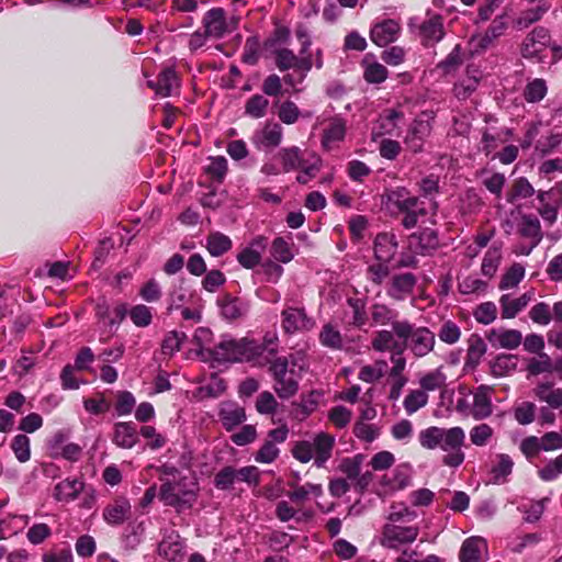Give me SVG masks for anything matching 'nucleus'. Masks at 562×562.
<instances>
[{
    "label": "nucleus",
    "instance_id": "8",
    "mask_svg": "<svg viewBox=\"0 0 562 562\" xmlns=\"http://www.w3.org/2000/svg\"><path fill=\"white\" fill-rule=\"evenodd\" d=\"M160 499L172 507H191L195 502V492L186 486L184 482H165L160 486Z\"/></svg>",
    "mask_w": 562,
    "mask_h": 562
},
{
    "label": "nucleus",
    "instance_id": "9",
    "mask_svg": "<svg viewBox=\"0 0 562 562\" xmlns=\"http://www.w3.org/2000/svg\"><path fill=\"white\" fill-rule=\"evenodd\" d=\"M551 36L549 31L542 26L533 29L525 38L521 54L525 58L543 61L546 52L550 46Z\"/></svg>",
    "mask_w": 562,
    "mask_h": 562
},
{
    "label": "nucleus",
    "instance_id": "49",
    "mask_svg": "<svg viewBox=\"0 0 562 562\" xmlns=\"http://www.w3.org/2000/svg\"><path fill=\"white\" fill-rule=\"evenodd\" d=\"M395 336L394 330L384 329L376 331L371 341L372 348L379 352L395 350L398 347Z\"/></svg>",
    "mask_w": 562,
    "mask_h": 562
},
{
    "label": "nucleus",
    "instance_id": "29",
    "mask_svg": "<svg viewBox=\"0 0 562 562\" xmlns=\"http://www.w3.org/2000/svg\"><path fill=\"white\" fill-rule=\"evenodd\" d=\"M113 442L123 449L133 448L138 441L136 426L133 423H115L113 427Z\"/></svg>",
    "mask_w": 562,
    "mask_h": 562
},
{
    "label": "nucleus",
    "instance_id": "23",
    "mask_svg": "<svg viewBox=\"0 0 562 562\" xmlns=\"http://www.w3.org/2000/svg\"><path fill=\"white\" fill-rule=\"evenodd\" d=\"M218 417L223 427L231 431L246 420V412L235 402H223L220 405Z\"/></svg>",
    "mask_w": 562,
    "mask_h": 562
},
{
    "label": "nucleus",
    "instance_id": "36",
    "mask_svg": "<svg viewBox=\"0 0 562 562\" xmlns=\"http://www.w3.org/2000/svg\"><path fill=\"white\" fill-rule=\"evenodd\" d=\"M221 314L228 321L243 317L248 311V304L240 299L225 296L218 301Z\"/></svg>",
    "mask_w": 562,
    "mask_h": 562
},
{
    "label": "nucleus",
    "instance_id": "58",
    "mask_svg": "<svg viewBox=\"0 0 562 562\" xmlns=\"http://www.w3.org/2000/svg\"><path fill=\"white\" fill-rule=\"evenodd\" d=\"M364 68V79L370 83H381L387 77V69L380 63L371 61L369 63L366 58L363 61Z\"/></svg>",
    "mask_w": 562,
    "mask_h": 562
},
{
    "label": "nucleus",
    "instance_id": "11",
    "mask_svg": "<svg viewBox=\"0 0 562 562\" xmlns=\"http://www.w3.org/2000/svg\"><path fill=\"white\" fill-rule=\"evenodd\" d=\"M314 325L315 322L307 316L304 308L289 306L281 312V326L289 335L308 331Z\"/></svg>",
    "mask_w": 562,
    "mask_h": 562
},
{
    "label": "nucleus",
    "instance_id": "57",
    "mask_svg": "<svg viewBox=\"0 0 562 562\" xmlns=\"http://www.w3.org/2000/svg\"><path fill=\"white\" fill-rule=\"evenodd\" d=\"M363 459L364 457L360 453L351 458H344L338 469L348 480L353 481L361 472Z\"/></svg>",
    "mask_w": 562,
    "mask_h": 562
},
{
    "label": "nucleus",
    "instance_id": "19",
    "mask_svg": "<svg viewBox=\"0 0 562 562\" xmlns=\"http://www.w3.org/2000/svg\"><path fill=\"white\" fill-rule=\"evenodd\" d=\"M487 555V543L482 537H470L461 546L460 562H483Z\"/></svg>",
    "mask_w": 562,
    "mask_h": 562
},
{
    "label": "nucleus",
    "instance_id": "40",
    "mask_svg": "<svg viewBox=\"0 0 562 562\" xmlns=\"http://www.w3.org/2000/svg\"><path fill=\"white\" fill-rule=\"evenodd\" d=\"M277 157L281 161V167L283 172H290L292 170H297L300 166H302V161L305 159L302 156V151L297 146H291L288 148H282Z\"/></svg>",
    "mask_w": 562,
    "mask_h": 562
},
{
    "label": "nucleus",
    "instance_id": "25",
    "mask_svg": "<svg viewBox=\"0 0 562 562\" xmlns=\"http://www.w3.org/2000/svg\"><path fill=\"white\" fill-rule=\"evenodd\" d=\"M402 119V112L395 109L385 110L380 115L376 126L372 130V139L375 140L378 137H382L384 135H394Z\"/></svg>",
    "mask_w": 562,
    "mask_h": 562
},
{
    "label": "nucleus",
    "instance_id": "47",
    "mask_svg": "<svg viewBox=\"0 0 562 562\" xmlns=\"http://www.w3.org/2000/svg\"><path fill=\"white\" fill-rule=\"evenodd\" d=\"M269 106L268 99L262 94L251 95L245 103V114L252 119L266 116Z\"/></svg>",
    "mask_w": 562,
    "mask_h": 562
},
{
    "label": "nucleus",
    "instance_id": "3",
    "mask_svg": "<svg viewBox=\"0 0 562 562\" xmlns=\"http://www.w3.org/2000/svg\"><path fill=\"white\" fill-rule=\"evenodd\" d=\"M274 59L277 67L281 71L289 69L294 70L293 74H288L283 77V81L292 88H295L296 85L303 82L313 66L311 55L305 54L296 56L289 48H276Z\"/></svg>",
    "mask_w": 562,
    "mask_h": 562
},
{
    "label": "nucleus",
    "instance_id": "5",
    "mask_svg": "<svg viewBox=\"0 0 562 562\" xmlns=\"http://www.w3.org/2000/svg\"><path fill=\"white\" fill-rule=\"evenodd\" d=\"M273 380V390L277 395L282 400L293 397L299 391V383L302 379L296 372V369L289 368V360L286 357L276 358L269 368Z\"/></svg>",
    "mask_w": 562,
    "mask_h": 562
},
{
    "label": "nucleus",
    "instance_id": "45",
    "mask_svg": "<svg viewBox=\"0 0 562 562\" xmlns=\"http://www.w3.org/2000/svg\"><path fill=\"white\" fill-rule=\"evenodd\" d=\"M514 462L508 454H498L497 463L492 468V482L495 484H502L506 482L507 476L512 473Z\"/></svg>",
    "mask_w": 562,
    "mask_h": 562
},
{
    "label": "nucleus",
    "instance_id": "50",
    "mask_svg": "<svg viewBox=\"0 0 562 562\" xmlns=\"http://www.w3.org/2000/svg\"><path fill=\"white\" fill-rule=\"evenodd\" d=\"M502 259V251L499 247L492 246L488 248V250L485 252V256L482 260L481 265V271L484 276L491 278L495 274L497 271V268L499 266Z\"/></svg>",
    "mask_w": 562,
    "mask_h": 562
},
{
    "label": "nucleus",
    "instance_id": "41",
    "mask_svg": "<svg viewBox=\"0 0 562 562\" xmlns=\"http://www.w3.org/2000/svg\"><path fill=\"white\" fill-rule=\"evenodd\" d=\"M232 246V239L221 232L210 233L206 237V249L213 257H220L226 254Z\"/></svg>",
    "mask_w": 562,
    "mask_h": 562
},
{
    "label": "nucleus",
    "instance_id": "44",
    "mask_svg": "<svg viewBox=\"0 0 562 562\" xmlns=\"http://www.w3.org/2000/svg\"><path fill=\"white\" fill-rule=\"evenodd\" d=\"M548 92V86L544 79L535 78L530 80L524 89V98L528 103L540 102Z\"/></svg>",
    "mask_w": 562,
    "mask_h": 562
},
{
    "label": "nucleus",
    "instance_id": "37",
    "mask_svg": "<svg viewBox=\"0 0 562 562\" xmlns=\"http://www.w3.org/2000/svg\"><path fill=\"white\" fill-rule=\"evenodd\" d=\"M533 393L539 401L546 402L551 408L562 406V389H554L550 382L539 383Z\"/></svg>",
    "mask_w": 562,
    "mask_h": 562
},
{
    "label": "nucleus",
    "instance_id": "1",
    "mask_svg": "<svg viewBox=\"0 0 562 562\" xmlns=\"http://www.w3.org/2000/svg\"><path fill=\"white\" fill-rule=\"evenodd\" d=\"M465 439L464 430L459 427L441 428L430 426L419 431L418 442L427 450L441 449L447 452L442 463L450 468H458L464 461V453L461 450Z\"/></svg>",
    "mask_w": 562,
    "mask_h": 562
},
{
    "label": "nucleus",
    "instance_id": "7",
    "mask_svg": "<svg viewBox=\"0 0 562 562\" xmlns=\"http://www.w3.org/2000/svg\"><path fill=\"white\" fill-rule=\"evenodd\" d=\"M418 533L419 529L416 526L385 524L382 528L380 544L387 549L397 550L402 546L413 543Z\"/></svg>",
    "mask_w": 562,
    "mask_h": 562
},
{
    "label": "nucleus",
    "instance_id": "30",
    "mask_svg": "<svg viewBox=\"0 0 562 562\" xmlns=\"http://www.w3.org/2000/svg\"><path fill=\"white\" fill-rule=\"evenodd\" d=\"M397 251V241L393 234L381 233L374 239V256L378 261L390 262Z\"/></svg>",
    "mask_w": 562,
    "mask_h": 562
},
{
    "label": "nucleus",
    "instance_id": "12",
    "mask_svg": "<svg viewBox=\"0 0 562 562\" xmlns=\"http://www.w3.org/2000/svg\"><path fill=\"white\" fill-rule=\"evenodd\" d=\"M282 136V126L279 123L268 121L254 133L251 140L258 149H272L281 144Z\"/></svg>",
    "mask_w": 562,
    "mask_h": 562
},
{
    "label": "nucleus",
    "instance_id": "21",
    "mask_svg": "<svg viewBox=\"0 0 562 562\" xmlns=\"http://www.w3.org/2000/svg\"><path fill=\"white\" fill-rule=\"evenodd\" d=\"M507 29V15H497L483 34L473 35L471 38L475 48L486 49L494 40L504 34Z\"/></svg>",
    "mask_w": 562,
    "mask_h": 562
},
{
    "label": "nucleus",
    "instance_id": "63",
    "mask_svg": "<svg viewBox=\"0 0 562 562\" xmlns=\"http://www.w3.org/2000/svg\"><path fill=\"white\" fill-rule=\"evenodd\" d=\"M536 405L531 402H522L514 409V417L520 425H529L535 420Z\"/></svg>",
    "mask_w": 562,
    "mask_h": 562
},
{
    "label": "nucleus",
    "instance_id": "53",
    "mask_svg": "<svg viewBox=\"0 0 562 562\" xmlns=\"http://www.w3.org/2000/svg\"><path fill=\"white\" fill-rule=\"evenodd\" d=\"M469 436L472 445L484 447L492 440L494 429L488 424L482 423L472 427Z\"/></svg>",
    "mask_w": 562,
    "mask_h": 562
},
{
    "label": "nucleus",
    "instance_id": "60",
    "mask_svg": "<svg viewBox=\"0 0 562 562\" xmlns=\"http://www.w3.org/2000/svg\"><path fill=\"white\" fill-rule=\"evenodd\" d=\"M548 11V7L539 4L535 8L524 10L516 20V24L519 29H526L530 24L539 21L542 15Z\"/></svg>",
    "mask_w": 562,
    "mask_h": 562
},
{
    "label": "nucleus",
    "instance_id": "6",
    "mask_svg": "<svg viewBox=\"0 0 562 562\" xmlns=\"http://www.w3.org/2000/svg\"><path fill=\"white\" fill-rule=\"evenodd\" d=\"M202 24L210 37L220 40L237 29L238 19L227 15L222 8H212L205 12Z\"/></svg>",
    "mask_w": 562,
    "mask_h": 562
},
{
    "label": "nucleus",
    "instance_id": "20",
    "mask_svg": "<svg viewBox=\"0 0 562 562\" xmlns=\"http://www.w3.org/2000/svg\"><path fill=\"white\" fill-rule=\"evenodd\" d=\"M412 479V467L408 463L397 465L391 474L382 476L380 484L384 487V492H394L403 490L409 485Z\"/></svg>",
    "mask_w": 562,
    "mask_h": 562
},
{
    "label": "nucleus",
    "instance_id": "48",
    "mask_svg": "<svg viewBox=\"0 0 562 562\" xmlns=\"http://www.w3.org/2000/svg\"><path fill=\"white\" fill-rule=\"evenodd\" d=\"M318 393L311 392L308 395L303 396L300 403H294V417L299 420H303L314 413L318 406Z\"/></svg>",
    "mask_w": 562,
    "mask_h": 562
},
{
    "label": "nucleus",
    "instance_id": "35",
    "mask_svg": "<svg viewBox=\"0 0 562 562\" xmlns=\"http://www.w3.org/2000/svg\"><path fill=\"white\" fill-rule=\"evenodd\" d=\"M270 252L274 260L289 263L295 256V246L290 237H276L271 244Z\"/></svg>",
    "mask_w": 562,
    "mask_h": 562
},
{
    "label": "nucleus",
    "instance_id": "61",
    "mask_svg": "<svg viewBox=\"0 0 562 562\" xmlns=\"http://www.w3.org/2000/svg\"><path fill=\"white\" fill-rule=\"evenodd\" d=\"M14 456L20 462H26L31 458L30 438L25 435H16L11 443Z\"/></svg>",
    "mask_w": 562,
    "mask_h": 562
},
{
    "label": "nucleus",
    "instance_id": "64",
    "mask_svg": "<svg viewBox=\"0 0 562 562\" xmlns=\"http://www.w3.org/2000/svg\"><path fill=\"white\" fill-rule=\"evenodd\" d=\"M538 474L543 481H553L562 475V453L557 458L550 460L543 468L538 471Z\"/></svg>",
    "mask_w": 562,
    "mask_h": 562
},
{
    "label": "nucleus",
    "instance_id": "39",
    "mask_svg": "<svg viewBox=\"0 0 562 562\" xmlns=\"http://www.w3.org/2000/svg\"><path fill=\"white\" fill-rule=\"evenodd\" d=\"M323 494L321 484L305 483L303 485H295L292 491L286 493V496L297 506L302 505L311 496L319 497Z\"/></svg>",
    "mask_w": 562,
    "mask_h": 562
},
{
    "label": "nucleus",
    "instance_id": "55",
    "mask_svg": "<svg viewBox=\"0 0 562 562\" xmlns=\"http://www.w3.org/2000/svg\"><path fill=\"white\" fill-rule=\"evenodd\" d=\"M319 341L324 347L330 349H340L342 347L341 334L331 324L323 326L319 333Z\"/></svg>",
    "mask_w": 562,
    "mask_h": 562
},
{
    "label": "nucleus",
    "instance_id": "2",
    "mask_svg": "<svg viewBox=\"0 0 562 562\" xmlns=\"http://www.w3.org/2000/svg\"><path fill=\"white\" fill-rule=\"evenodd\" d=\"M393 330L416 358H423L434 350L436 336L425 326L415 327L408 321H402L393 324Z\"/></svg>",
    "mask_w": 562,
    "mask_h": 562
},
{
    "label": "nucleus",
    "instance_id": "42",
    "mask_svg": "<svg viewBox=\"0 0 562 562\" xmlns=\"http://www.w3.org/2000/svg\"><path fill=\"white\" fill-rule=\"evenodd\" d=\"M323 161L321 157L313 155L310 159H304L302 166L299 167L300 172L296 176V181L301 184L308 183L314 179L322 169Z\"/></svg>",
    "mask_w": 562,
    "mask_h": 562
},
{
    "label": "nucleus",
    "instance_id": "22",
    "mask_svg": "<svg viewBox=\"0 0 562 562\" xmlns=\"http://www.w3.org/2000/svg\"><path fill=\"white\" fill-rule=\"evenodd\" d=\"M184 543L178 532L171 531L162 538L158 546L159 555L169 562H182Z\"/></svg>",
    "mask_w": 562,
    "mask_h": 562
},
{
    "label": "nucleus",
    "instance_id": "34",
    "mask_svg": "<svg viewBox=\"0 0 562 562\" xmlns=\"http://www.w3.org/2000/svg\"><path fill=\"white\" fill-rule=\"evenodd\" d=\"M418 383L425 393L442 390L447 384V375L443 371V366H439L438 368L422 374Z\"/></svg>",
    "mask_w": 562,
    "mask_h": 562
},
{
    "label": "nucleus",
    "instance_id": "17",
    "mask_svg": "<svg viewBox=\"0 0 562 562\" xmlns=\"http://www.w3.org/2000/svg\"><path fill=\"white\" fill-rule=\"evenodd\" d=\"M384 204L389 211H407L417 207L418 199L412 196L404 187L395 188L386 192L383 196Z\"/></svg>",
    "mask_w": 562,
    "mask_h": 562
},
{
    "label": "nucleus",
    "instance_id": "18",
    "mask_svg": "<svg viewBox=\"0 0 562 562\" xmlns=\"http://www.w3.org/2000/svg\"><path fill=\"white\" fill-rule=\"evenodd\" d=\"M416 283L417 279L411 272L394 274L386 293L396 301H403L413 293Z\"/></svg>",
    "mask_w": 562,
    "mask_h": 562
},
{
    "label": "nucleus",
    "instance_id": "15",
    "mask_svg": "<svg viewBox=\"0 0 562 562\" xmlns=\"http://www.w3.org/2000/svg\"><path fill=\"white\" fill-rule=\"evenodd\" d=\"M102 516L111 526L122 525L131 518L132 505L126 497H116L104 507Z\"/></svg>",
    "mask_w": 562,
    "mask_h": 562
},
{
    "label": "nucleus",
    "instance_id": "26",
    "mask_svg": "<svg viewBox=\"0 0 562 562\" xmlns=\"http://www.w3.org/2000/svg\"><path fill=\"white\" fill-rule=\"evenodd\" d=\"M439 245L437 233L431 228L423 229L409 236V247L415 252L426 255L436 249Z\"/></svg>",
    "mask_w": 562,
    "mask_h": 562
},
{
    "label": "nucleus",
    "instance_id": "27",
    "mask_svg": "<svg viewBox=\"0 0 562 562\" xmlns=\"http://www.w3.org/2000/svg\"><path fill=\"white\" fill-rule=\"evenodd\" d=\"M315 465L322 468L331 458L335 437L327 432H319L313 438Z\"/></svg>",
    "mask_w": 562,
    "mask_h": 562
},
{
    "label": "nucleus",
    "instance_id": "43",
    "mask_svg": "<svg viewBox=\"0 0 562 562\" xmlns=\"http://www.w3.org/2000/svg\"><path fill=\"white\" fill-rule=\"evenodd\" d=\"M389 364L385 360H376L372 364L363 366L358 378L367 383H374L385 375Z\"/></svg>",
    "mask_w": 562,
    "mask_h": 562
},
{
    "label": "nucleus",
    "instance_id": "4",
    "mask_svg": "<svg viewBox=\"0 0 562 562\" xmlns=\"http://www.w3.org/2000/svg\"><path fill=\"white\" fill-rule=\"evenodd\" d=\"M259 355L258 344L248 339H223L212 350L213 359L217 362L251 361Z\"/></svg>",
    "mask_w": 562,
    "mask_h": 562
},
{
    "label": "nucleus",
    "instance_id": "24",
    "mask_svg": "<svg viewBox=\"0 0 562 562\" xmlns=\"http://www.w3.org/2000/svg\"><path fill=\"white\" fill-rule=\"evenodd\" d=\"M420 34L427 44L441 41L445 35L442 16L428 10L426 20L420 25Z\"/></svg>",
    "mask_w": 562,
    "mask_h": 562
},
{
    "label": "nucleus",
    "instance_id": "31",
    "mask_svg": "<svg viewBox=\"0 0 562 562\" xmlns=\"http://www.w3.org/2000/svg\"><path fill=\"white\" fill-rule=\"evenodd\" d=\"M532 300V292H526L518 297L504 294L499 299L503 318H514Z\"/></svg>",
    "mask_w": 562,
    "mask_h": 562
},
{
    "label": "nucleus",
    "instance_id": "51",
    "mask_svg": "<svg viewBox=\"0 0 562 562\" xmlns=\"http://www.w3.org/2000/svg\"><path fill=\"white\" fill-rule=\"evenodd\" d=\"M372 321L381 326L391 324L393 326L394 323H401L402 321H397V313L393 308L384 305V304H375L371 311Z\"/></svg>",
    "mask_w": 562,
    "mask_h": 562
},
{
    "label": "nucleus",
    "instance_id": "54",
    "mask_svg": "<svg viewBox=\"0 0 562 562\" xmlns=\"http://www.w3.org/2000/svg\"><path fill=\"white\" fill-rule=\"evenodd\" d=\"M535 194L531 183L524 177L515 180L512 190L507 194V201L514 203L519 199H527Z\"/></svg>",
    "mask_w": 562,
    "mask_h": 562
},
{
    "label": "nucleus",
    "instance_id": "16",
    "mask_svg": "<svg viewBox=\"0 0 562 562\" xmlns=\"http://www.w3.org/2000/svg\"><path fill=\"white\" fill-rule=\"evenodd\" d=\"M492 393L493 389L487 385L479 386L473 393V403L470 409V415L475 420H482L492 415Z\"/></svg>",
    "mask_w": 562,
    "mask_h": 562
},
{
    "label": "nucleus",
    "instance_id": "32",
    "mask_svg": "<svg viewBox=\"0 0 562 562\" xmlns=\"http://www.w3.org/2000/svg\"><path fill=\"white\" fill-rule=\"evenodd\" d=\"M518 233L521 237L538 246L542 240V231L540 221L533 215H522L518 225Z\"/></svg>",
    "mask_w": 562,
    "mask_h": 562
},
{
    "label": "nucleus",
    "instance_id": "59",
    "mask_svg": "<svg viewBox=\"0 0 562 562\" xmlns=\"http://www.w3.org/2000/svg\"><path fill=\"white\" fill-rule=\"evenodd\" d=\"M283 268L280 263L268 259L261 262L257 273L262 274L263 281L277 283L283 274Z\"/></svg>",
    "mask_w": 562,
    "mask_h": 562
},
{
    "label": "nucleus",
    "instance_id": "62",
    "mask_svg": "<svg viewBox=\"0 0 562 562\" xmlns=\"http://www.w3.org/2000/svg\"><path fill=\"white\" fill-rule=\"evenodd\" d=\"M413 432V423L408 419H401L391 427L392 437L404 443H407L412 439Z\"/></svg>",
    "mask_w": 562,
    "mask_h": 562
},
{
    "label": "nucleus",
    "instance_id": "52",
    "mask_svg": "<svg viewBox=\"0 0 562 562\" xmlns=\"http://www.w3.org/2000/svg\"><path fill=\"white\" fill-rule=\"evenodd\" d=\"M428 403V395L422 389L411 391L404 398L403 406L408 415L416 413Z\"/></svg>",
    "mask_w": 562,
    "mask_h": 562
},
{
    "label": "nucleus",
    "instance_id": "38",
    "mask_svg": "<svg viewBox=\"0 0 562 562\" xmlns=\"http://www.w3.org/2000/svg\"><path fill=\"white\" fill-rule=\"evenodd\" d=\"M83 488V483L77 479H66L54 488V497L59 502H69L75 499Z\"/></svg>",
    "mask_w": 562,
    "mask_h": 562
},
{
    "label": "nucleus",
    "instance_id": "46",
    "mask_svg": "<svg viewBox=\"0 0 562 562\" xmlns=\"http://www.w3.org/2000/svg\"><path fill=\"white\" fill-rule=\"evenodd\" d=\"M276 515L281 521H289L293 518L296 520L301 518L310 519L313 516V512L310 509H295L288 502L281 501L277 504Z\"/></svg>",
    "mask_w": 562,
    "mask_h": 562
},
{
    "label": "nucleus",
    "instance_id": "33",
    "mask_svg": "<svg viewBox=\"0 0 562 562\" xmlns=\"http://www.w3.org/2000/svg\"><path fill=\"white\" fill-rule=\"evenodd\" d=\"M346 135V122L341 117H333L324 130L322 145L329 150L336 143L342 142Z\"/></svg>",
    "mask_w": 562,
    "mask_h": 562
},
{
    "label": "nucleus",
    "instance_id": "28",
    "mask_svg": "<svg viewBox=\"0 0 562 562\" xmlns=\"http://www.w3.org/2000/svg\"><path fill=\"white\" fill-rule=\"evenodd\" d=\"M488 341L499 348L515 349L522 340L521 333L517 329H492L487 336Z\"/></svg>",
    "mask_w": 562,
    "mask_h": 562
},
{
    "label": "nucleus",
    "instance_id": "56",
    "mask_svg": "<svg viewBox=\"0 0 562 562\" xmlns=\"http://www.w3.org/2000/svg\"><path fill=\"white\" fill-rule=\"evenodd\" d=\"M525 277V267L520 263H514L507 271L504 273L501 282L499 289L507 290L516 288L519 282Z\"/></svg>",
    "mask_w": 562,
    "mask_h": 562
},
{
    "label": "nucleus",
    "instance_id": "10",
    "mask_svg": "<svg viewBox=\"0 0 562 562\" xmlns=\"http://www.w3.org/2000/svg\"><path fill=\"white\" fill-rule=\"evenodd\" d=\"M431 120L430 114L422 113L408 127L404 143L411 151L416 154L423 150L424 143L432 130Z\"/></svg>",
    "mask_w": 562,
    "mask_h": 562
},
{
    "label": "nucleus",
    "instance_id": "14",
    "mask_svg": "<svg viewBox=\"0 0 562 562\" xmlns=\"http://www.w3.org/2000/svg\"><path fill=\"white\" fill-rule=\"evenodd\" d=\"M147 86L155 91L156 95L167 98L178 93L180 81L175 69L165 68L156 80H148Z\"/></svg>",
    "mask_w": 562,
    "mask_h": 562
},
{
    "label": "nucleus",
    "instance_id": "13",
    "mask_svg": "<svg viewBox=\"0 0 562 562\" xmlns=\"http://www.w3.org/2000/svg\"><path fill=\"white\" fill-rule=\"evenodd\" d=\"M400 33V22L393 19H385L372 25L370 30V38L375 45L384 47L390 43L395 42Z\"/></svg>",
    "mask_w": 562,
    "mask_h": 562
}]
</instances>
